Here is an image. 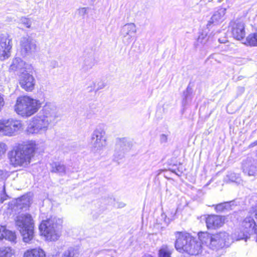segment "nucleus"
I'll return each mask as SVG.
<instances>
[{
  "instance_id": "23",
  "label": "nucleus",
  "mask_w": 257,
  "mask_h": 257,
  "mask_svg": "<svg viewBox=\"0 0 257 257\" xmlns=\"http://www.w3.org/2000/svg\"><path fill=\"white\" fill-rule=\"evenodd\" d=\"M115 147H116V150L120 149L128 151L132 147V143L125 138L117 139Z\"/></svg>"
},
{
  "instance_id": "6",
  "label": "nucleus",
  "mask_w": 257,
  "mask_h": 257,
  "mask_svg": "<svg viewBox=\"0 0 257 257\" xmlns=\"http://www.w3.org/2000/svg\"><path fill=\"white\" fill-rule=\"evenodd\" d=\"M41 105L39 100L24 96L17 98L15 110L22 116L29 117L36 113Z\"/></svg>"
},
{
  "instance_id": "26",
  "label": "nucleus",
  "mask_w": 257,
  "mask_h": 257,
  "mask_svg": "<svg viewBox=\"0 0 257 257\" xmlns=\"http://www.w3.org/2000/svg\"><path fill=\"white\" fill-rule=\"evenodd\" d=\"M192 93V88L189 84L185 90L183 91V98L182 101V105L183 106H186L188 103L191 101Z\"/></svg>"
},
{
  "instance_id": "19",
  "label": "nucleus",
  "mask_w": 257,
  "mask_h": 257,
  "mask_svg": "<svg viewBox=\"0 0 257 257\" xmlns=\"http://www.w3.org/2000/svg\"><path fill=\"white\" fill-rule=\"evenodd\" d=\"M206 226L208 229L218 228L222 226V217L219 215H209L206 219Z\"/></svg>"
},
{
  "instance_id": "37",
  "label": "nucleus",
  "mask_w": 257,
  "mask_h": 257,
  "mask_svg": "<svg viewBox=\"0 0 257 257\" xmlns=\"http://www.w3.org/2000/svg\"><path fill=\"white\" fill-rule=\"evenodd\" d=\"M170 170L178 176H180L183 173L182 167H179L177 169H170Z\"/></svg>"
},
{
  "instance_id": "18",
  "label": "nucleus",
  "mask_w": 257,
  "mask_h": 257,
  "mask_svg": "<svg viewBox=\"0 0 257 257\" xmlns=\"http://www.w3.org/2000/svg\"><path fill=\"white\" fill-rule=\"evenodd\" d=\"M226 10V9L221 8L216 11L208 21L207 24V28L209 29L211 25H215L222 22L224 20Z\"/></svg>"
},
{
  "instance_id": "29",
  "label": "nucleus",
  "mask_w": 257,
  "mask_h": 257,
  "mask_svg": "<svg viewBox=\"0 0 257 257\" xmlns=\"http://www.w3.org/2000/svg\"><path fill=\"white\" fill-rule=\"evenodd\" d=\"M95 64V59L93 56L88 57L85 59L82 68L85 71L91 69Z\"/></svg>"
},
{
  "instance_id": "7",
  "label": "nucleus",
  "mask_w": 257,
  "mask_h": 257,
  "mask_svg": "<svg viewBox=\"0 0 257 257\" xmlns=\"http://www.w3.org/2000/svg\"><path fill=\"white\" fill-rule=\"evenodd\" d=\"M16 224L23 237L24 241L30 242L34 237V224L31 215L28 213L19 215L16 219Z\"/></svg>"
},
{
  "instance_id": "51",
  "label": "nucleus",
  "mask_w": 257,
  "mask_h": 257,
  "mask_svg": "<svg viewBox=\"0 0 257 257\" xmlns=\"http://www.w3.org/2000/svg\"><path fill=\"white\" fill-rule=\"evenodd\" d=\"M181 257H188L187 256H185V255H182Z\"/></svg>"
},
{
  "instance_id": "17",
  "label": "nucleus",
  "mask_w": 257,
  "mask_h": 257,
  "mask_svg": "<svg viewBox=\"0 0 257 257\" xmlns=\"http://www.w3.org/2000/svg\"><path fill=\"white\" fill-rule=\"evenodd\" d=\"M26 63L21 58H14L9 67V71L19 75L26 71Z\"/></svg>"
},
{
  "instance_id": "47",
  "label": "nucleus",
  "mask_w": 257,
  "mask_h": 257,
  "mask_svg": "<svg viewBox=\"0 0 257 257\" xmlns=\"http://www.w3.org/2000/svg\"><path fill=\"white\" fill-rule=\"evenodd\" d=\"M223 1L224 0H211V1L213 2L214 3H220Z\"/></svg>"
},
{
  "instance_id": "36",
  "label": "nucleus",
  "mask_w": 257,
  "mask_h": 257,
  "mask_svg": "<svg viewBox=\"0 0 257 257\" xmlns=\"http://www.w3.org/2000/svg\"><path fill=\"white\" fill-rule=\"evenodd\" d=\"M215 209L217 212H222L225 210L224 203L223 202L216 205L215 206Z\"/></svg>"
},
{
  "instance_id": "40",
  "label": "nucleus",
  "mask_w": 257,
  "mask_h": 257,
  "mask_svg": "<svg viewBox=\"0 0 257 257\" xmlns=\"http://www.w3.org/2000/svg\"><path fill=\"white\" fill-rule=\"evenodd\" d=\"M88 8H82L78 9V13L81 16L84 18L85 14L87 13V10Z\"/></svg>"
},
{
  "instance_id": "14",
  "label": "nucleus",
  "mask_w": 257,
  "mask_h": 257,
  "mask_svg": "<svg viewBox=\"0 0 257 257\" xmlns=\"http://www.w3.org/2000/svg\"><path fill=\"white\" fill-rule=\"evenodd\" d=\"M136 32L137 27L134 23H127L123 25L120 30V35L122 36L123 43L126 45H130Z\"/></svg>"
},
{
  "instance_id": "21",
  "label": "nucleus",
  "mask_w": 257,
  "mask_h": 257,
  "mask_svg": "<svg viewBox=\"0 0 257 257\" xmlns=\"http://www.w3.org/2000/svg\"><path fill=\"white\" fill-rule=\"evenodd\" d=\"M5 238L16 242V235L14 232L7 230L4 226H0V239Z\"/></svg>"
},
{
  "instance_id": "45",
  "label": "nucleus",
  "mask_w": 257,
  "mask_h": 257,
  "mask_svg": "<svg viewBox=\"0 0 257 257\" xmlns=\"http://www.w3.org/2000/svg\"><path fill=\"white\" fill-rule=\"evenodd\" d=\"M257 145V140L252 142L249 145V147H253Z\"/></svg>"
},
{
  "instance_id": "16",
  "label": "nucleus",
  "mask_w": 257,
  "mask_h": 257,
  "mask_svg": "<svg viewBox=\"0 0 257 257\" xmlns=\"http://www.w3.org/2000/svg\"><path fill=\"white\" fill-rule=\"evenodd\" d=\"M242 170L248 176H255L257 173V160L247 157L242 161Z\"/></svg>"
},
{
  "instance_id": "44",
  "label": "nucleus",
  "mask_w": 257,
  "mask_h": 257,
  "mask_svg": "<svg viewBox=\"0 0 257 257\" xmlns=\"http://www.w3.org/2000/svg\"><path fill=\"white\" fill-rule=\"evenodd\" d=\"M92 115H93V113H92L91 112H88L86 113V117L87 118L90 119L92 117Z\"/></svg>"
},
{
  "instance_id": "13",
  "label": "nucleus",
  "mask_w": 257,
  "mask_h": 257,
  "mask_svg": "<svg viewBox=\"0 0 257 257\" xmlns=\"http://www.w3.org/2000/svg\"><path fill=\"white\" fill-rule=\"evenodd\" d=\"M12 41L7 34L0 33V60L4 61L11 56Z\"/></svg>"
},
{
  "instance_id": "25",
  "label": "nucleus",
  "mask_w": 257,
  "mask_h": 257,
  "mask_svg": "<svg viewBox=\"0 0 257 257\" xmlns=\"http://www.w3.org/2000/svg\"><path fill=\"white\" fill-rule=\"evenodd\" d=\"M106 85V84L104 81L99 80L93 81L92 84L88 86L87 88L89 92L94 91L95 92H97L99 90L104 88Z\"/></svg>"
},
{
  "instance_id": "34",
  "label": "nucleus",
  "mask_w": 257,
  "mask_h": 257,
  "mask_svg": "<svg viewBox=\"0 0 257 257\" xmlns=\"http://www.w3.org/2000/svg\"><path fill=\"white\" fill-rule=\"evenodd\" d=\"M209 40V36H207V32L203 31L199 35L197 39V42L201 44H205Z\"/></svg>"
},
{
  "instance_id": "22",
  "label": "nucleus",
  "mask_w": 257,
  "mask_h": 257,
  "mask_svg": "<svg viewBox=\"0 0 257 257\" xmlns=\"http://www.w3.org/2000/svg\"><path fill=\"white\" fill-rule=\"evenodd\" d=\"M51 171L52 173H57L61 176H64L66 174V166L60 162H53L51 164Z\"/></svg>"
},
{
  "instance_id": "12",
  "label": "nucleus",
  "mask_w": 257,
  "mask_h": 257,
  "mask_svg": "<svg viewBox=\"0 0 257 257\" xmlns=\"http://www.w3.org/2000/svg\"><path fill=\"white\" fill-rule=\"evenodd\" d=\"M245 25L242 19H237L229 23V28L231 31L233 38L240 41L245 36Z\"/></svg>"
},
{
  "instance_id": "1",
  "label": "nucleus",
  "mask_w": 257,
  "mask_h": 257,
  "mask_svg": "<svg viewBox=\"0 0 257 257\" xmlns=\"http://www.w3.org/2000/svg\"><path fill=\"white\" fill-rule=\"evenodd\" d=\"M58 117L56 107L50 103H46L40 112L30 120L27 132L29 134L45 133Z\"/></svg>"
},
{
  "instance_id": "27",
  "label": "nucleus",
  "mask_w": 257,
  "mask_h": 257,
  "mask_svg": "<svg viewBox=\"0 0 257 257\" xmlns=\"http://www.w3.org/2000/svg\"><path fill=\"white\" fill-rule=\"evenodd\" d=\"M173 248L167 245H163L159 251V257H171Z\"/></svg>"
},
{
  "instance_id": "31",
  "label": "nucleus",
  "mask_w": 257,
  "mask_h": 257,
  "mask_svg": "<svg viewBox=\"0 0 257 257\" xmlns=\"http://www.w3.org/2000/svg\"><path fill=\"white\" fill-rule=\"evenodd\" d=\"M14 251L10 247H2L0 248V257H13Z\"/></svg>"
},
{
  "instance_id": "24",
  "label": "nucleus",
  "mask_w": 257,
  "mask_h": 257,
  "mask_svg": "<svg viewBox=\"0 0 257 257\" xmlns=\"http://www.w3.org/2000/svg\"><path fill=\"white\" fill-rule=\"evenodd\" d=\"M24 257H46V255L43 249L38 248L28 250L25 252Z\"/></svg>"
},
{
  "instance_id": "28",
  "label": "nucleus",
  "mask_w": 257,
  "mask_h": 257,
  "mask_svg": "<svg viewBox=\"0 0 257 257\" xmlns=\"http://www.w3.org/2000/svg\"><path fill=\"white\" fill-rule=\"evenodd\" d=\"M245 45L251 47H257V33H252L246 38Z\"/></svg>"
},
{
  "instance_id": "46",
  "label": "nucleus",
  "mask_w": 257,
  "mask_h": 257,
  "mask_svg": "<svg viewBox=\"0 0 257 257\" xmlns=\"http://www.w3.org/2000/svg\"><path fill=\"white\" fill-rule=\"evenodd\" d=\"M229 202H230V205H231V207L232 208L233 206H236V204H235V200H232V201H229Z\"/></svg>"
},
{
  "instance_id": "9",
  "label": "nucleus",
  "mask_w": 257,
  "mask_h": 257,
  "mask_svg": "<svg viewBox=\"0 0 257 257\" xmlns=\"http://www.w3.org/2000/svg\"><path fill=\"white\" fill-rule=\"evenodd\" d=\"M105 131L102 125H98L91 134V143L92 150L99 152L106 146Z\"/></svg>"
},
{
  "instance_id": "30",
  "label": "nucleus",
  "mask_w": 257,
  "mask_h": 257,
  "mask_svg": "<svg viewBox=\"0 0 257 257\" xmlns=\"http://www.w3.org/2000/svg\"><path fill=\"white\" fill-rule=\"evenodd\" d=\"M225 180L227 183H235L239 184L240 183L241 179L239 174L234 173H228L225 178Z\"/></svg>"
},
{
  "instance_id": "3",
  "label": "nucleus",
  "mask_w": 257,
  "mask_h": 257,
  "mask_svg": "<svg viewBox=\"0 0 257 257\" xmlns=\"http://www.w3.org/2000/svg\"><path fill=\"white\" fill-rule=\"evenodd\" d=\"M35 141H29L19 146L9 154L11 163L15 166H26L30 163L31 157L38 149Z\"/></svg>"
},
{
  "instance_id": "5",
  "label": "nucleus",
  "mask_w": 257,
  "mask_h": 257,
  "mask_svg": "<svg viewBox=\"0 0 257 257\" xmlns=\"http://www.w3.org/2000/svg\"><path fill=\"white\" fill-rule=\"evenodd\" d=\"M62 220L56 216H51L43 220L39 226V229L47 239L55 241L60 235Z\"/></svg>"
},
{
  "instance_id": "50",
  "label": "nucleus",
  "mask_w": 257,
  "mask_h": 257,
  "mask_svg": "<svg viewBox=\"0 0 257 257\" xmlns=\"http://www.w3.org/2000/svg\"><path fill=\"white\" fill-rule=\"evenodd\" d=\"M3 174V171L0 170V176H1Z\"/></svg>"
},
{
  "instance_id": "33",
  "label": "nucleus",
  "mask_w": 257,
  "mask_h": 257,
  "mask_svg": "<svg viewBox=\"0 0 257 257\" xmlns=\"http://www.w3.org/2000/svg\"><path fill=\"white\" fill-rule=\"evenodd\" d=\"M127 151V150L120 149L116 150V147H115L113 160L114 161H118V160L122 159L124 157L125 153Z\"/></svg>"
},
{
  "instance_id": "8",
  "label": "nucleus",
  "mask_w": 257,
  "mask_h": 257,
  "mask_svg": "<svg viewBox=\"0 0 257 257\" xmlns=\"http://www.w3.org/2000/svg\"><path fill=\"white\" fill-rule=\"evenodd\" d=\"M202 243H209L208 246L212 250L217 251L223 248L226 245L228 234L225 232H220L214 234L204 233L203 236L200 237Z\"/></svg>"
},
{
  "instance_id": "35",
  "label": "nucleus",
  "mask_w": 257,
  "mask_h": 257,
  "mask_svg": "<svg viewBox=\"0 0 257 257\" xmlns=\"http://www.w3.org/2000/svg\"><path fill=\"white\" fill-rule=\"evenodd\" d=\"M21 22L23 24L26 28H30L32 24L31 20L27 18L22 17L21 20Z\"/></svg>"
},
{
  "instance_id": "4",
  "label": "nucleus",
  "mask_w": 257,
  "mask_h": 257,
  "mask_svg": "<svg viewBox=\"0 0 257 257\" xmlns=\"http://www.w3.org/2000/svg\"><path fill=\"white\" fill-rule=\"evenodd\" d=\"M253 216H254L257 221V206L250 209L248 215L242 221L239 230L235 232L234 235L236 240L244 239L246 241L251 235H255L254 238L257 242V224Z\"/></svg>"
},
{
  "instance_id": "32",
  "label": "nucleus",
  "mask_w": 257,
  "mask_h": 257,
  "mask_svg": "<svg viewBox=\"0 0 257 257\" xmlns=\"http://www.w3.org/2000/svg\"><path fill=\"white\" fill-rule=\"evenodd\" d=\"M79 254V252L78 249L69 247L64 252L62 257H78Z\"/></svg>"
},
{
  "instance_id": "48",
  "label": "nucleus",
  "mask_w": 257,
  "mask_h": 257,
  "mask_svg": "<svg viewBox=\"0 0 257 257\" xmlns=\"http://www.w3.org/2000/svg\"><path fill=\"white\" fill-rule=\"evenodd\" d=\"M218 41L220 43H225L226 42H227V41L226 40H221L220 39H218Z\"/></svg>"
},
{
  "instance_id": "42",
  "label": "nucleus",
  "mask_w": 257,
  "mask_h": 257,
  "mask_svg": "<svg viewBox=\"0 0 257 257\" xmlns=\"http://www.w3.org/2000/svg\"><path fill=\"white\" fill-rule=\"evenodd\" d=\"M223 203L225 210H231L233 209V208L231 207V205H230V202L229 201L224 202Z\"/></svg>"
},
{
  "instance_id": "20",
  "label": "nucleus",
  "mask_w": 257,
  "mask_h": 257,
  "mask_svg": "<svg viewBox=\"0 0 257 257\" xmlns=\"http://www.w3.org/2000/svg\"><path fill=\"white\" fill-rule=\"evenodd\" d=\"M30 196L28 194H25L16 200V206L18 209L26 210L30 206Z\"/></svg>"
},
{
  "instance_id": "41",
  "label": "nucleus",
  "mask_w": 257,
  "mask_h": 257,
  "mask_svg": "<svg viewBox=\"0 0 257 257\" xmlns=\"http://www.w3.org/2000/svg\"><path fill=\"white\" fill-rule=\"evenodd\" d=\"M168 140L167 136L165 134H162L160 136V142L161 143H166Z\"/></svg>"
},
{
  "instance_id": "49",
  "label": "nucleus",
  "mask_w": 257,
  "mask_h": 257,
  "mask_svg": "<svg viewBox=\"0 0 257 257\" xmlns=\"http://www.w3.org/2000/svg\"><path fill=\"white\" fill-rule=\"evenodd\" d=\"M142 257H153L152 255L150 254H146L143 256Z\"/></svg>"
},
{
  "instance_id": "2",
  "label": "nucleus",
  "mask_w": 257,
  "mask_h": 257,
  "mask_svg": "<svg viewBox=\"0 0 257 257\" xmlns=\"http://www.w3.org/2000/svg\"><path fill=\"white\" fill-rule=\"evenodd\" d=\"M175 235V247L180 252H186L192 255H196L201 252L200 242L197 241L190 233L186 231H176Z\"/></svg>"
},
{
  "instance_id": "11",
  "label": "nucleus",
  "mask_w": 257,
  "mask_h": 257,
  "mask_svg": "<svg viewBox=\"0 0 257 257\" xmlns=\"http://www.w3.org/2000/svg\"><path fill=\"white\" fill-rule=\"evenodd\" d=\"M20 44V52L24 57L31 55L37 51L36 41L30 36L22 37Z\"/></svg>"
},
{
  "instance_id": "39",
  "label": "nucleus",
  "mask_w": 257,
  "mask_h": 257,
  "mask_svg": "<svg viewBox=\"0 0 257 257\" xmlns=\"http://www.w3.org/2000/svg\"><path fill=\"white\" fill-rule=\"evenodd\" d=\"M3 191L4 192V194L2 195V196L0 198V202L2 203H3L5 200H6L9 197L6 193L5 185H3Z\"/></svg>"
},
{
  "instance_id": "38",
  "label": "nucleus",
  "mask_w": 257,
  "mask_h": 257,
  "mask_svg": "<svg viewBox=\"0 0 257 257\" xmlns=\"http://www.w3.org/2000/svg\"><path fill=\"white\" fill-rule=\"evenodd\" d=\"M7 149V145L4 143L0 142V156L5 153Z\"/></svg>"
},
{
  "instance_id": "10",
  "label": "nucleus",
  "mask_w": 257,
  "mask_h": 257,
  "mask_svg": "<svg viewBox=\"0 0 257 257\" xmlns=\"http://www.w3.org/2000/svg\"><path fill=\"white\" fill-rule=\"evenodd\" d=\"M22 127L21 121L13 118L0 121V134L4 136L15 135Z\"/></svg>"
},
{
  "instance_id": "43",
  "label": "nucleus",
  "mask_w": 257,
  "mask_h": 257,
  "mask_svg": "<svg viewBox=\"0 0 257 257\" xmlns=\"http://www.w3.org/2000/svg\"><path fill=\"white\" fill-rule=\"evenodd\" d=\"M51 66L53 68H56L58 66V62L55 60H53L51 62Z\"/></svg>"
},
{
  "instance_id": "15",
  "label": "nucleus",
  "mask_w": 257,
  "mask_h": 257,
  "mask_svg": "<svg viewBox=\"0 0 257 257\" xmlns=\"http://www.w3.org/2000/svg\"><path fill=\"white\" fill-rule=\"evenodd\" d=\"M19 84L21 87L27 91H32L35 85L34 76L27 71L19 75Z\"/></svg>"
}]
</instances>
